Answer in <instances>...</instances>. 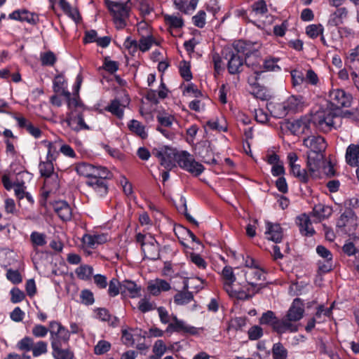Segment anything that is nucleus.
Wrapping results in <instances>:
<instances>
[{
  "label": "nucleus",
  "instance_id": "obj_1",
  "mask_svg": "<svg viewBox=\"0 0 359 359\" xmlns=\"http://www.w3.org/2000/svg\"><path fill=\"white\" fill-rule=\"evenodd\" d=\"M152 154L159 159L161 165L170 170L176 168L177 164L194 177L199 175L203 170V166L191 158L190 154L185 151H178L173 148L163 147L154 149Z\"/></svg>",
  "mask_w": 359,
  "mask_h": 359
},
{
  "label": "nucleus",
  "instance_id": "obj_2",
  "mask_svg": "<svg viewBox=\"0 0 359 359\" xmlns=\"http://www.w3.org/2000/svg\"><path fill=\"white\" fill-rule=\"evenodd\" d=\"M337 115L329 110H318L287 123V129L294 135L311 133L312 123L319 130L328 133L334 128V118Z\"/></svg>",
  "mask_w": 359,
  "mask_h": 359
},
{
  "label": "nucleus",
  "instance_id": "obj_3",
  "mask_svg": "<svg viewBox=\"0 0 359 359\" xmlns=\"http://www.w3.org/2000/svg\"><path fill=\"white\" fill-rule=\"evenodd\" d=\"M287 163L288 164L290 172L294 177L299 180H308L318 177L320 159L312 156L311 153L307 154L306 167L301 168L300 161L295 152H289L287 154Z\"/></svg>",
  "mask_w": 359,
  "mask_h": 359
},
{
  "label": "nucleus",
  "instance_id": "obj_4",
  "mask_svg": "<svg viewBox=\"0 0 359 359\" xmlns=\"http://www.w3.org/2000/svg\"><path fill=\"white\" fill-rule=\"evenodd\" d=\"M234 50L228 48L225 50L224 58L228 60V71L231 74H236L241 72V67L245 63L242 57L239 53L245 55V58L248 59L252 54V52L248 50L245 47V43L243 41H238L233 45Z\"/></svg>",
  "mask_w": 359,
  "mask_h": 359
},
{
  "label": "nucleus",
  "instance_id": "obj_5",
  "mask_svg": "<svg viewBox=\"0 0 359 359\" xmlns=\"http://www.w3.org/2000/svg\"><path fill=\"white\" fill-rule=\"evenodd\" d=\"M304 313V307L302 302L298 298L295 299L286 315L282 318L283 323L290 326V327L284 328V333L287 332H297L299 330V324L297 322L303 318Z\"/></svg>",
  "mask_w": 359,
  "mask_h": 359
},
{
  "label": "nucleus",
  "instance_id": "obj_6",
  "mask_svg": "<svg viewBox=\"0 0 359 359\" xmlns=\"http://www.w3.org/2000/svg\"><path fill=\"white\" fill-rule=\"evenodd\" d=\"M130 0L125 3L116 2L110 0H106L105 4L111 12L114 22L117 29H123L126 25V20L129 17L130 7L128 6Z\"/></svg>",
  "mask_w": 359,
  "mask_h": 359
},
{
  "label": "nucleus",
  "instance_id": "obj_7",
  "mask_svg": "<svg viewBox=\"0 0 359 359\" xmlns=\"http://www.w3.org/2000/svg\"><path fill=\"white\" fill-rule=\"evenodd\" d=\"M357 216L351 208L345 210L337 222V232L341 235L355 236V231L358 226Z\"/></svg>",
  "mask_w": 359,
  "mask_h": 359
},
{
  "label": "nucleus",
  "instance_id": "obj_8",
  "mask_svg": "<svg viewBox=\"0 0 359 359\" xmlns=\"http://www.w3.org/2000/svg\"><path fill=\"white\" fill-rule=\"evenodd\" d=\"M49 332L52 348H57L58 346H68L70 337L69 331L60 323L55 320L50 322Z\"/></svg>",
  "mask_w": 359,
  "mask_h": 359
},
{
  "label": "nucleus",
  "instance_id": "obj_9",
  "mask_svg": "<svg viewBox=\"0 0 359 359\" xmlns=\"http://www.w3.org/2000/svg\"><path fill=\"white\" fill-rule=\"evenodd\" d=\"M259 323L271 326L274 332L280 334L284 333V328L290 327L283 323L282 319L278 318L272 311H267L262 313L259 318Z\"/></svg>",
  "mask_w": 359,
  "mask_h": 359
},
{
  "label": "nucleus",
  "instance_id": "obj_10",
  "mask_svg": "<svg viewBox=\"0 0 359 359\" xmlns=\"http://www.w3.org/2000/svg\"><path fill=\"white\" fill-rule=\"evenodd\" d=\"M329 97L330 104L335 109H341L342 107H348L351 106L352 96L349 93H346L342 89H334L330 92Z\"/></svg>",
  "mask_w": 359,
  "mask_h": 359
},
{
  "label": "nucleus",
  "instance_id": "obj_11",
  "mask_svg": "<svg viewBox=\"0 0 359 359\" xmlns=\"http://www.w3.org/2000/svg\"><path fill=\"white\" fill-rule=\"evenodd\" d=\"M303 144L315 154L314 156L319 158L318 154L325 151L327 144L324 137L320 135H309L303 140Z\"/></svg>",
  "mask_w": 359,
  "mask_h": 359
},
{
  "label": "nucleus",
  "instance_id": "obj_12",
  "mask_svg": "<svg viewBox=\"0 0 359 359\" xmlns=\"http://www.w3.org/2000/svg\"><path fill=\"white\" fill-rule=\"evenodd\" d=\"M317 254L324 259V261L319 260L318 262V273H326L332 270V252L323 245H318L316 247Z\"/></svg>",
  "mask_w": 359,
  "mask_h": 359
},
{
  "label": "nucleus",
  "instance_id": "obj_13",
  "mask_svg": "<svg viewBox=\"0 0 359 359\" xmlns=\"http://www.w3.org/2000/svg\"><path fill=\"white\" fill-rule=\"evenodd\" d=\"M267 163L271 165V174L273 177H278L280 180H285L283 177L285 169L283 162L280 160V156L275 154H269L266 156Z\"/></svg>",
  "mask_w": 359,
  "mask_h": 359
},
{
  "label": "nucleus",
  "instance_id": "obj_14",
  "mask_svg": "<svg viewBox=\"0 0 359 359\" xmlns=\"http://www.w3.org/2000/svg\"><path fill=\"white\" fill-rule=\"evenodd\" d=\"M244 275L248 285L254 287H258L256 292L264 287V285L259 283V281L264 280V276L262 269L257 267L248 269L244 271Z\"/></svg>",
  "mask_w": 359,
  "mask_h": 359
},
{
  "label": "nucleus",
  "instance_id": "obj_15",
  "mask_svg": "<svg viewBox=\"0 0 359 359\" xmlns=\"http://www.w3.org/2000/svg\"><path fill=\"white\" fill-rule=\"evenodd\" d=\"M142 250L146 258L151 260L159 259V244L151 235H149V238L146 239Z\"/></svg>",
  "mask_w": 359,
  "mask_h": 359
},
{
  "label": "nucleus",
  "instance_id": "obj_16",
  "mask_svg": "<svg viewBox=\"0 0 359 359\" xmlns=\"http://www.w3.org/2000/svg\"><path fill=\"white\" fill-rule=\"evenodd\" d=\"M265 234L268 240L276 243L281 242L283 237V231L280 225L271 222H266Z\"/></svg>",
  "mask_w": 359,
  "mask_h": 359
},
{
  "label": "nucleus",
  "instance_id": "obj_17",
  "mask_svg": "<svg viewBox=\"0 0 359 359\" xmlns=\"http://www.w3.org/2000/svg\"><path fill=\"white\" fill-rule=\"evenodd\" d=\"M121 100L114 99L111 102V104L106 107V110L115 115L118 118L123 116V109L126 107L130 103V98L127 95Z\"/></svg>",
  "mask_w": 359,
  "mask_h": 359
},
{
  "label": "nucleus",
  "instance_id": "obj_18",
  "mask_svg": "<svg viewBox=\"0 0 359 359\" xmlns=\"http://www.w3.org/2000/svg\"><path fill=\"white\" fill-rule=\"evenodd\" d=\"M47 160L39 164V171L42 177H50L53 172V161L55 160L54 154H52L53 145L50 142L48 143Z\"/></svg>",
  "mask_w": 359,
  "mask_h": 359
},
{
  "label": "nucleus",
  "instance_id": "obj_19",
  "mask_svg": "<svg viewBox=\"0 0 359 359\" xmlns=\"http://www.w3.org/2000/svg\"><path fill=\"white\" fill-rule=\"evenodd\" d=\"M51 205L60 219L64 221L69 220L72 217V210L69 204L65 201H58L51 203Z\"/></svg>",
  "mask_w": 359,
  "mask_h": 359
},
{
  "label": "nucleus",
  "instance_id": "obj_20",
  "mask_svg": "<svg viewBox=\"0 0 359 359\" xmlns=\"http://www.w3.org/2000/svg\"><path fill=\"white\" fill-rule=\"evenodd\" d=\"M166 332H183L191 334H196L198 333L196 327L186 324L184 321L181 320L176 323H170L166 329Z\"/></svg>",
  "mask_w": 359,
  "mask_h": 359
},
{
  "label": "nucleus",
  "instance_id": "obj_21",
  "mask_svg": "<svg viewBox=\"0 0 359 359\" xmlns=\"http://www.w3.org/2000/svg\"><path fill=\"white\" fill-rule=\"evenodd\" d=\"M170 288L171 286L168 282L160 278L151 280L149 283L147 287L149 292L154 296L158 295L162 291L167 292L170 290Z\"/></svg>",
  "mask_w": 359,
  "mask_h": 359
},
{
  "label": "nucleus",
  "instance_id": "obj_22",
  "mask_svg": "<svg viewBox=\"0 0 359 359\" xmlns=\"http://www.w3.org/2000/svg\"><path fill=\"white\" fill-rule=\"evenodd\" d=\"M9 18L12 20L27 22L32 25H35L38 20L37 17L27 10L15 11L9 15Z\"/></svg>",
  "mask_w": 359,
  "mask_h": 359
},
{
  "label": "nucleus",
  "instance_id": "obj_23",
  "mask_svg": "<svg viewBox=\"0 0 359 359\" xmlns=\"http://www.w3.org/2000/svg\"><path fill=\"white\" fill-rule=\"evenodd\" d=\"M346 161L351 166L359 165V145L351 144L347 147Z\"/></svg>",
  "mask_w": 359,
  "mask_h": 359
},
{
  "label": "nucleus",
  "instance_id": "obj_24",
  "mask_svg": "<svg viewBox=\"0 0 359 359\" xmlns=\"http://www.w3.org/2000/svg\"><path fill=\"white\" fill-rule=\"evenodd\" d=\"M332 213V209L331 207L318 203L313 207L311 214L318 222H320L328 218Z\"/></svg>",
  "mask_w": 359,
  "mask_h": 359
},
{
  "label": "nucleus",
  "instance_id": "obj_25",
  "mask_svg": "<svg viewBox=\"0 0 359 359\" xmlns=\"http://www.w3.org/2000/svg\"><path fill=\"white\" fill-rule=\"evenodd\" d=\"M43 186L42 187L41 205L46 207L47 203V198L50 193L55 192L59 187L58 181H43Z\"/></svg>",
  "mask_w": 359,
  "mask_h": 359
},
{
  "label": "nucleus",
  "instance_id": "obj_26",
  "mask_svg": "<svg viewBox=\"0 0 359 359\" xmlns=\"http://www.w3.org/2000/svg\"><path fill=\"white\" fill-rule=\"evenodd\" d=\"M297 224L299 227V231L304 236H312L315 233L314 229L311 227L310 219L306 215L303 214L297 217Z\"/></svg>",
  "mask_w": 359,
  "mask_h": 359
},
{
  "label": "nucleus",
  "instance_id": "obj_27",
  "mask_svg": "<svg viewBox=\"0 0 359 359\" xmlns=\"http://www.w3.org/2000/svg\"><path fill=\"white\" fill-rule=\"evenodd\" d=\"M83 243L89 248H94L95 245L102 244L107 242V236L105 234L88 235L83 237Z\"/></svg>",
  "mask_w": 359,
  "mask_h": 359
},
{
  "label": "nucleus",
  "instance_id": "obj_28",
  "mask_svg": "<svg viewBox=\"0 0 359 359\" xmlns=\"http://www.w3.org/2000/svg\"><path fill=\"white\" fill-rule=\"evenodd\" d=\"M121 292H128L130 297H138L140 292V287H137L136 283L130 280H125L120 285Z\"/></svg>",
  "mask_w": 359,
  "mask_h": 359
},
{
  "label": "nucleus",
  "instance_id": "obj_29",
  "mask_svg": "<svg viewBox=\"0 0 359 359\" xmlns=\"http://www.w3.org/2000/svg\"><path fill=\"white\" fill-rule=\"evenodd\" d=\"M267 108L271 112V115L277 118H282L288 114L284 102L281 103L275 104L269 103L267 105Z\"/></svg>",
  "mask_w": 359,
  "mask_h": 359
},
{
  "label": "nucleus",
  "instance_id": "obj_30",
  "mask_svg": "<svg viewBox=\"0 0 359 359\" xmlns=\"http://www.w3.org/2000/svg\"><path fill=\"white\" fill-rule=\"evenodd\" d=\"M198 156L201 157V160L208 164H215L217 163V160L213 156L212 150L210 146L202 145L198 148Z\"/></svg>",
  "mask_w": 359,
  "mask_h": 359
},
{
  "label": "nucleus",
  "instance_id": "obj_31",
  "mask_svg": "<svg viewBox=\"0 0 359 359\" xmlns=\"http://www.w3.org/2000/svg\"><path fill=\"white\" fill-rule=\"evenodd\" d=\"M348 11L346 8H337V11L330 15L328 24L331 26H337L343 23V19L346 18Z\"/></svg>",
  "mask_w": 359,
  "mask_h": 359
},
{
  "label": "nucleus",
  "instance_id": "obj_32",
  "mask_svg": "<svg viewBox=\"0 0 359 359\" xmlns=\"http://www.w3.org/2000/svg\"><path fill=\"white\" fill-rule=\"evenodd\" d=\"M194 300V294L189 291H179L174 296V302L177 305H184Z\"/></svg>",
  "mask_w": 359,
  "mask_h": 359
},
{
  "label": "nucleus",
  "instance_id": "obj_33",
  "mask_svg": "<svg viewBox=\"0 0 359 359\" xmlns=\"http://www.w3.org/2000/svg\"><path fill=\"white\" fill-rule=\"evenodd\" d=\"M288 113L296 112L302 103V97L292 95L284 102Z\"/></svg>",
  "mask_w": 359,
  "mask_h": 359
},
{
  "label": "nucleus",
  "instance_id": "obj_34",
  "mask_svg": "<svg viewBox=\"0 0 359 359\" xmlns=\"http://www.w3.org/2000/svg\"><path fill=\"white\" fill-rule=\"evenodd\" d=\"M53 355L55 359H73L74 353L70 351L68 346H58L53 348Z\"/></svg>",
  "mask_w": 359,
  "mask_h": 359
},
{
  "label": "nucleus",
  "instance_id": "obj_35",
  "mask_svg": "<svg viewBox=\"0 0 359 359\" xmlns=\"http://www.w3.org/2000/svg\"><path fill=\"white\" fill-rule=\"evenodd\" d=\"M226 292L230 297H235L238 299L247 300L252 297L250 294H247L244 290L236 288L235 285L230 287L226 285Z\"/></svg>",
  "mask_w": 359,
  "mask_h": 359
},
{
  "label": "nucleus",
  "instance_id": "obj_36",
  "mask_svg": "<svg viewBox=\"0 0 359 359\" xmlns=\"http://www.w3.org/2000/svg\"><path fill=\"white\" fill-rule=\"evenodd\" d=\"M222 276L224 279V289L226 290V285L230 287H233V283H235L236 278L233 273V269L230 266H226L224 267L222 270Z\"/></svg>",
  "mask_w": 359,
  "mask_h": 359
},
{
  "label": "nucleus",
  "instance_id": "obj_37",
  "mask_svg": "<svg viewBox=\"0 0 359 359\" xmlns=\"http://www.w3.org/2000/svg\"><path fill=\"white\" fill-rule=\"evenodd\" d=\"M167 347L162 340H157L153 346L154 355L149 357V359H160L166 352Z\"/></svg>",
  "mask_w": 359,
  "mask_h": 359
},
{
  "label": "nucleus",
  "instance_id": "obj_38",
  "mask_svg": "<svg viewBox=\"0 0 359 359\" xmlns=\"http://www.w3.org/2000/svg\"><path fill=\"white\" fill-rule=\"evenodd\" d=\"M86 184L94 189L100 196H103L107 193L108 187L104 181H86Z\"/></svg>",
  "mask_w": 359,
  "mask_h": 359
},
{
  "label": "nucleus",
  "instance_id": "obj_39",
  "mask_svg": "<svg viewBox=\"0 0 359 359\" xmlns=\"http://www.w3.org/2000/svg\"><path fill=\"white\" fill-rule=\"evenodd\" d=\"M46 235L43 233L33 231L30 235V241L34 249L46 244Z\"/></svg>",
  "mask_w": 359,
  "mask_h": 359
},
{
  "label": "nucleus",
  "instance_id": "obj_40",
  "mask_svg": "<svg viewBox=\"0 0 359 359\" xmlns=\"http://www.w3.org/2000/svg\"><path fill=\"white\" fill-rule=\"evenodd\" d=\"M93 269L88 265H81L76 270L77 276L81 280H88L93 275Z\"/></svg>",
  "mask_w": 359,
  "mask_h": 359
},
{
  "label": "nucleus",
  "instance_id": "obj_41",
  "mask_svg": "<svg viewBox=\"0 0 359 359\" xmlns=\"http://www.w3.org/2000/svg\"><path fill=\"white\" fill-rule=\"evenodd\" d=\"M272 354L273 359H286L287 351L282 344L276 343L273 346Z\"/></svg>",
  "mask_w": 359,
  "mask_h": 359
},
{
  "label": "nucleus",
  "instance_id": "obj_42",
  "mask_svg": "<svg viewBox=\"0 0 359 359\" xmlns=\"http://www.w3.org/2000/svg\"><path fill=\"white\" fill-rule=\"evenodd\" d=\"M128 128L132 132L135 133L142 138L147 137L144 126L138 121L134 119L131 120L128 124Z\"/></svg>",
  "mask_w": 359,
  "mask_h": 359
},
{
  "label": "nucleus",
  "instance_id": "obj_43",
  "mask_svg": "<svg viewBox=\"0 0 359 359\" xmlns=\"http://www.w3.org/2000/svg\"><path fill=\"white\" fill-rule=\"evenodd\" d=\"M92 168L91 164L81 163L76 165V170L80 177L90 178Z\"/></svg>",
  "mask_w": 359,
  "mask_h": 359
},
{
  "label": "nucleus",
  "instance_id": "obj_44",
  "mask_svg": "<svg viewBox=\"0 0 359 359\" xmlns=\"http://www.w3.org/2000/svg\"><path fill=\"white\" fill-rule=\"evenodd\" d=\"M47 347V343L43 341H39L36 344L34 343L33 348L32 349L33 356L38 357L42 354L46 353L48 351Z\"/></svg>",
  "mask_w": 359,
  "mask_h": 359
},
{
  "label": "nucleus",
  "instance_id": "obj_45",
  "mask_svg": "<svg viewBox=\"0 0 359 359\" xmlns=\"http://www.w3.org/2000/svg\"><path fill=\"white\" fill-rule=\"evenodd\" d=\"M164 19L167 24L175 28H181L184 25V21L182 18L175 15L166 14L164 15Z\"/></svg>",
  "mask_w": 359,
  "mask_h": 359
},
{
  "label": "nucleus",
  "instance_id": "obj_46",
  "mask_svg": "<svg viewBox=\"0 0 359 359\" xmlns=\"http://www.w3.org/2000/svg\"><path fill=\"white\" fill-rule=\"evenodd\" d=\"M155 40L151 35L142 36L139 41V48L142 52L148 50Z\"/></svg>",
  "mask_w": 359,
  "mask_h": 359
},
{
  "label": "nucleus",
  "instance_id": "obj_47",
  "mask_svg": "<svg viewBox=\"0 0 359 359\" xmlns=\"http://www.w3.org/2000/svg\"><path fill=\"white\" fill-rule=\"evenodd\" d=\"M174 117L171 115H168L165 112H158L157 115V120L160 123L161 126L170 127L174 121Z\"/></svg>",
  "mask_w": 359,
  "mask_h": 359
},
{
  "label": "nucleus",
  "instance_id": "obj_48",
  "mask_svg": "<svg viewBox=\"0 0 359 359\" xmlns=\"http://www.w3.org/2000/svg\"><path fill=\"white\" fill-rule=\"evenodd\" d=\"M252 11L256 15H263L268 12L266 1L264 0H259L252 5Z\"/></svg>",
  "mask_w": 359,
  "mask_h": 359
},
{
  "label": "nucleus",
  "instance_id": "obj_49",
  "mask_svg": "<svg viewBox=\"0 0 359 359\" xmlns=\"http://www.w3.org/2000/svg\"><path fill=\"white\" fill-rule=\"evenodd\" d=\"M33 345L34 340L29 337H25L18 342L17 347L20 351H29L33 348Z\"/></svg>",
  "mask_w": 359,
  "mask_h": 359
},
{
  "label": "nucleus",
  "instance_id": "obj_50",
  "mask_svg": "<svg viewBox=\"0 0 359 359\" xmlns=\"http://www.w3.org/2000/svg\"><path fill=\"white\" fill-rule=\"evenodd\" d=\"M42 65L53 66L56 62V57L52 51H48L41 54Z\"/></svg>",
  "mask_w": 359,
  "mask_h": 359
},
{
  "label": "nucleus",
  "instance_id": "obj_51",
  "mask_svg": "<svg viewBox=\"0 0 359 359\" xmlns=\"http://www.w3.org/2000/svg\"><path fill=\"white\" fill-rule=\"evenodd\" d=\"M180 72L182 77L187 81L192 79V74L190 70V64L184 60L180 63Z\"/></svg>",
  "mask_w": 359,
  "mask_h": 359
},
{
  "label": "nucleus",
  "instance_id": "obj_52",
  "mask_svg": "<svg viewBox=\"0 0 359 359\" xmlns=\"http://www.w3.org/2000/svg\"><path fill=\"white\" fill-rule=\"evenodd\" d=\"M339 116L353 121H359V107L350 110L342 111Z\"/></svg>",
  "mask_w": 359,
  "mask_h": 359
},
{
  "label": "nucleus",
  "instance_id": "obj_53",
  "mask_svg": "<svg viewBox=\"0 0 359 359\" xmlns=\"http://www.w3.org/2000/svg\"><path fill=\"white\" fill-rule=\"evenodd\" d=\"M111 344L105 340H100L94 347V353L96 355H102L109 351Z\"/></svg>",
  "mask_w": 359,
  "mask_h": 359
},
{
  "label": "nucleus",
  "instance_id": "obj_54",
  "mask_svg": "<svg viewBox=\"0 0 359 359\" xmlns=\"http://www.w3.org/2000/svg\"><path fill=\"white\" fill-rule=\"evenodd\" d=\"M323 27L321 25H311L307 26L306 32L311 38H316L319 34H322Z\"/></svg>",
  "mask_w": 359,
  "mask_h": 359
},
{
  "label": "nucleus",
  "instance_id": "obj_55",
  "mask_svg": "<svg viewBox=\"0 0 359 359\" xmlns=\"http://www.w3.org/2000/svg\"><path fill=\"white\" fill-rule=\"evenodd\" d=\"M66 121L69 126H71L73 123H76L79 127L74 128V129L75 130H79L80 129H89V127L86 124L81 114H79L76 118L67 119Z\"/></svg>",
  "mask_w": 359,
  "mask_h": 359
},
{
  "label": "nucleus",
  "instance_id": "obj_56",
  "mask_svg": "<svg viewBox=\"0 0 359 359\" xmlns=\"http://www.w3.org/2000/svg\"><path fill=\"white\" fill-rule=\"evenodd\" d=\"M205 11H200L192 18L194 25L198 28H203L205 25Z\"/></svg>",
  "mask_w": 359,
  "mask_h": 359
},
{
  "label": "nucleus",
  "instance_id": "obj_57",
  "mask_svg": "<svg viewBox=\"0 0 359 359\" xmlns=\"http://www.w3.org/2000/svg\"><path fill=\"white\" fill-rule=\"evenodd\" d=\"M250 340H257L263 335V330L258 325L252 326L248 332Z\"/></svg>",
  "mask_w": 359,
  "mask_h": 359
},
{
  "label": "nucleus",
  "instance_id": "obj_58",
  "mask_svg": "<svg viewBox=\"0 0 359 359\" xmlns=\"http://www.w3.org/2000/svg\"><path fill=\"white\" fill-rule=\"evenodd\" d=\"M13 189H14L15 196L19 199L23 198L25 196L27 197V198L29 200L30 199V196H29V194L26 193L25 191V187L23 186V182H18L17 184H14Z\"/></svg>",
  "mask_w": 359,
  "mask_h": 359
},
{
  "label": "nucleus",
  "instance_id": "obj_59",
  "mask_svg": "<svg viewBox=\"0 0 359 359\" xmlns=\"http://www.w3.org/2000/svg\"><path fill=\"white\" fill-rule=\"evenodd\" d=\"M121 283H120L118 280L116 278H113L110 280L108 290L110 296L115 297L118 294V293L121 292Z\"/></svg>",
  "mask_w": 359,
  "mask_h": 359
},
{
  "label": "nucleus",
  "instance_id": "obj_60",
  "mask_svg": "<svg viewBox=\"0 0 359 359\" xmlns=\"http://www.w3.org/2000/svg\"><path fill=\"white\" fill-rule=\"evenodd\" d=\"M138 309L142 313H146L149 311H152L155 309V304L150 302L147 299H142L139 302Z\"/></svg>",
  "mask_w": 359,
  "mask_h": 359
},
{
  "label": "nucleus",
  "instance_id": "obj_61",
  "mask_svg": "<svg viewBox=\"0 0 359 359\" xmlns=\"http://www.w3.org/2000/svg\"><path fill=\"white\" fill-rule=\"evenodd\" d=\"M81 299L82 303L86 305H91L94 302L93 294L88 290H83L81 292Z\"/></svg>",
  "mask_w": 359,
  "mask_h": 359
},
{
  "label": "nucleus",
  "instance_id": "obj_62",
  "mask_svg": "<svg viewBox=\"0 0 359 359\" xmlns=\"http://www.w3.org/2000/svg\"><path fill=\"white\" fill-rule=\"evenodd\" d=\"M246 319L243 316L236 317L231 320L230 326L235 330L242 329L246 325Z\"/></svg>",
  "mask_w": 359,
  "mask_h": 359
},
{
  "label": "nucleus",
  "instance_id": "obj_63",
  "mask_svg": "<svg viewBox=\"0 0 359 359\" xmlns=\"http://www.w3.org/2000/svg\"><path fill=\"white\" fill-rule=\"evenodd\" d=\"M104 69L111 74L116 72L118 69V64L116 61L109 60L108 57L104 58Z\"/></svg>",
  "mask_w": 359,
  "mask_h": 359
},
{
  "label": "nucleus",
  "instance_id": "obj_64",
  "mask_svg": "<svg viewBox=\"0 0 359 359\" xmlns=\"http://www.w3.org/2000/svg\"><path fill=\"white\" fill-rule=\"evenodd\" d=\"M11 302L13 303H18L22 302L25 297V293L18 288H13L11 291Z\"/></svg>",
  "mask_w": 359,
  "mask_h": 359
}]
</instances>
